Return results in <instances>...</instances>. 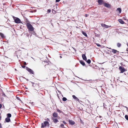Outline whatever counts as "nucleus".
Wrapping results in <instances>:
<instances>
[{
    "label": "nucleus",
    "instance_id": "obj_1",
    "mask_svg": "<svg viewBox=\"0 0 128 128\" xmlns=\"http://www.w3.org/2000/svg\"><path fill=\"white\" fill-rule=\"evenodd\" d=\"M33 86L34 88V89L38 90L41 89L40 84L39 83H36L32 82Z\"/></svg>",
    "mask_w": 128,
    "mask_h": 128
},
{
    "label": "nucleus",
    "instance_id": "obj_2",
    "mask_svg": "<svg viewBox=\"0 0 128 128\" xmlns=\"http://www.w3.org/2000/svg\"><path fill=\"white\" fill-rule=\"evenodd\" d=\"M26 26L29 32H32L34 31V28L30 23H27Z\"/></svg>",
    "mask_w": 128,
    "mask_h": 128
},
{
    "label": "nucleus",
    "instance_id": "obj_3",
    "mask_svg": "<svg viewBox=\"0 0 128 128\" xmlns=\"http://www.w3.org/2000/svg\"><path fill=\"white\" fill-rule=\"evenodd\" d=\"M49 125L50 124L48 122L45 121L44 122V123L42 124L41 127L43 128L46 126H49Z\"/></svg>",
    "mask_w": 128,
    "mask_h": 128
},
{
    "label": "nucleus",
    "instance_id": "obj_4",
    "mask_svg": "<svg viewBox=\"0 0 128 128\" xmlns=\"http://www.w3.org/2000/svg\"><path fill=\"white\" fill-rule=\"evenodd\" d=\"M13 18L14 20V22L16 23L19 24L20 23V20L18 18H16L14 16H13Z\"/></svg>",
    "mask_w": 128,
    "mask_h": 128
},
{
    "label": "nucleus",
    "instance_id": "obj_5",
    "mask_svg": "<svg viewBox=\"0 0 128 128\" xmlns=\"http://www.w3.org/2000/svg\"><path fill=\"white\" fill-rule=\"evenodd\" d=\"M26 70L30 73L33 74H34L33 71L31 69L27 67H26Z\"/></svg>",
    "mask_w": 128,
    "mask_h": 128
},
{
    "label": "nucleus",
    "instance_id": "obj_6",
    "mask_svg": "<svg viewBox=\"0 0 128 128\" xmlns=\"http://www.w3.org/2000/svg\"><path fill=\"white\" fill-rule=\"evenodd\" d=\"M119 69L121 73H123L125 71V69L122 66H120L119 67Z\"/></svg>",
    "mask_w": 128,
    "mask_h": 128
},
{
    "label": "nucleus",
    "instance_id": "obj_7",
    "mask_svg": "<svg viewBox=\"0 0 128 128\" xmlns=\"http://www.w3.org/2000/svg\"><path fill=\"white\" fill-rule=\"evenodd\" d=\"M103 4L104 6L106 8H110V5L104 2L103 3Z\"/></svg>",
    "mask_w": 128,
    "mask_h": 128
},
{
    "label": "nucleus",
    "instance_id": "obj_8",
    "mask_svg": "<svg viewBox=\"0 0 128 128\" xmlns=\"http://www.w3.org/2000/svg\"><path fill=\"white\" fill-rule=\"evenodd\" d=\"M101 25L102 27H104L106 28H108L111 27V26H109L108 25H107L104 24H102Z\"/></svg>",
    "mask_w": 128,
    "mask_h": 128
},
{
    "label": "nucleus",
    "instance_id": "obj_9",
    "mask_svg": "<svg viewBox=\"0 0 128 128\" xmlns=\"http://www.w3.org/2000/svg\"><path fill=\"white\" fill-rule=\"evenodd\" d=\"M52 119L53 122L55 123H56L58 122L57 119L56 118H52Z\"/></svg>",
    "mask_w": 128,
    "mask_h": 128
},
{
    "label": "nucleus",
    "instance_id": "obj_10",
    "mask_svg": "<svg viewBox=\"0 0 128 128\" xmlns=\"http://www.w3.org/2000/svg\"><path fill=\"white\" fill-rule=\"evenodd\" d=\"M52 116L53 117H52V118H57L58 116V114L56 112H54L53 113Z\"/></svg>",
    "mask_w": 128,
    "mask_h": 128
},
{
    "label": "nucleus",
    "instance_id": "obj_11",
    "mask_svg": "<svg viewBox=\"0 0 128 128\" xmlns=\"http://www.w3.org/2000/svg\"><path fill=\"white\" fill-rule=\"evenodd\" d=\"M69 124L71 125H73L74 124H75V122H74L72 120H69Z\"/></svg>",
    "mask_w": 128,
    "mask_h": 128
},
{
    "label": "nucleus",
    "instance_id": "obj_12",
    "mask_svg": "<svg viewBox=\"0 0 128 128\" xmlns=\"http://www.w3.org/2000/svg\"><path fill=\"white\" fill-rule=\"evenodd\" d=\"M82 56L84 60L85 61H86L87 60L85 54H82Z\"/></svg>",
    "mask_w": 128,
    "mask_h": 128
},
{
    "label": "nucleus",
    "instance_id": "obj_13",
    "mask_svg": "<svg viewBox=\"0 0 128 128\" xmlns=\"http://www.w3.org/2000/svg\"><path fill=\"white\" fill-rule=\"evenodd\" d=\"M98 2L100 5L104 3L103 1L102 0H98Z\"/></svg>",
    "mask_w": 128,
    "mask_h": 128
},
{
    "label": "nucleus",
    "instance_id": "obj_14",
    "mask_svg": "<svg viewBox=\"0 0 128 128\" xmlns=\"http://www.w3.org/2000/svg\"><path fill=\"white\" fill-rule=\"evenodd\" d=\"M5 120L7 122H8L10 121V118L7 117L5 118Z\"/></svg>",
    "mask_w": 128,
    "mask_h": 128
},
{
    "label": "nucleus",
    "instance_id": "obj_15",
    "mask_svg": "<svg viewBox=\"0 0 128 128\" xmlns=\"http://www.w3.org/2000/svg\"><path fill=\"white\" fill-rule=\"evenodd\" d=\"M119 22L122 24H124L125 23L121 19H119L118 20Z\"/></svg>",
    "mask_w": 128,
    "mask_h": 128
},
{
    "label": "nucleus",
    "instance_id": "obj_16",
    "mask_svg": "<svg viewBox=\"0 0 128 128\" xmlns=\"http://www.w3.org/2000/svg\"><path fill=\"white\" fill-rule=\"evenodd\" d=\"M112 52L113 53L115 54L116 52H118V51L117 50L114 49H112Z\"/></svg>",
    "mask_w": 128,
    "mask_h": 128
},
{
    "label": "nucleus",
    "instance_id": "obj_17",
    "mask_svg": "<svg viewBox=\"0 0 128 128\" xmlns=\"http://www.w3.org/2000/svg\"><path fill=\"white\" fill-rule=\"evenodd\" d=\"M72 96L73 98L76 101H78L79 100V99L76 97L75 95H72Z\"/></svg>",
    "mask_w": 128,
    "mask_h": 128
},
{
    "label": "nucleus",
    "instance_id": "obj_18",
    "mask_svg": "<svg viewBox=\"0 0 128 128\" xmlns=\"http://www.w3.org/2000/svg\"><path fill=\"white\" fill-rule=\"evenodd\" d=\"M80 63L83 66H84L86 65L84 62L82 60H80Z\"/></svg>",
    "mask_w": 128,
    "mask_h": 128
},
{
    "label": "nucleus",
    "instance_id": "obj_19",
    "mask_svg": "<svg viewBox=\"0 0 128 128\" xmlns=\"http://www.w3.org/2000/svg\"><path fill=\"white\" fill-rule=\"evenodd\" d=\"M116 11H118V12L120 13L122 12V10L120 8H118L116 10Z\"/></svg>",
    "mask_w": 128,
    "mask_h": 128
},
{
    "label": "nucleus",
    "instance_id": "obj_20",
    "mask_svg": "<svg viewBox=\"0 0 128 128\" xmlns=\"http://www.w3.org/2000/svg\"><path fill=\"white\" fill-rule=\"evenodd\" d=\"M0 36L2 38H4V34L0 32Z\"/></svg>",
    "mask_w": 128,
    "mask_h": 128
},
{
    "label": "nucleus",
    "instance_id": "obj_21",
    "mask_svg": "<svg viewBox=\"0 0 128 128\" xmlns=\"http://www.w3.org/2000/svg\"><path fill=\"white\" fill-rule=\"evenodd\" d=\"M82 34L84 35L85 36H86V37L87 36V35L86 33V32H84L83 31H82Z\"/></svg>",
    "mask_w": 128,
    "mask_h": 128
},
{
    "label": "nucleus",
    "instance_id": "obj_22",
    "mask_svg": "<svg viewBox=\"0 0 128 128\" xmlns=\"http://www.w3.org/2000/svg\"><path fill=\"white\" fill-rule=\"evenodd\" d=\"M7 116V117L10 118L11 117L12 115L8 113L6 114Z\"/></svg>",
    "mask_w": 128,
    "mask_h": 128
},
{
    "label": "nucleus",
    "instance_id": "obj_23",
    "mask_svg": "<svg viewBox=\"0 0 128 128\" xmlns=\"http://www.w3.org/2000/svg\"><path fill=\"white\" fill-rule=\"evenodd\" d=\"M86 61L88 63V64H90V63L91 60L90 59H88Z\"/></svg>",
    "mask_w": 128,
    "mask_h": 128
},
{
    "label": "nucleus",
    "instance_id": "obj_24",
    "mask_svg": "<svg viewBox=\"0 0 128 128\" xmlns=\"http://www.w3.org/2000/svg\"><path fill=\"white\" fill-rule=\"evenodd\" d=\"M117 46L118 47H120L121 46V44L118 43L117 44Z\"/></svg>",
    "mask_w": 128,
    "mask_h": 128
},
{
    "label": "nucleus",
    "instance_id": "obj_25",
    "mask_svg": "<svg viewBox=\"0 0 128 128\" xmlns=\"http://www.w3.org/2000/svg\"><path fill=\"white\" fill-rule=\"evenodd\" d=\"M57 111L58 112H59L60 113H61L62 112V111L59 110L58 109H57Z\"/></svg>",
    "mask_w": 128,
    "mask_h": 128
},
{
    "label": "nucleus",
    "instance_id": "obj_26",
    "mask_svg": "<svg viewBox=\"0 0 128 128\" xmlns=\"http://www.w3.org/2000/svg\"><path fill=\"white\" fill-rule=\"evenodd\" d=\"M67 100V98L65 97H63L62 98V100L63 101H66Z\"/></svg>",
    "mask_w": 128,
    "mask_h": 128
},
{
    "label": "nucleus",
    "instance_id": "obj_27",
    "mask_svg": "<svg viewBox=\"0 0 128 128\" xmlns=\"http://www.w3.org/2000/svg\"><path fill=\"white\" fill-rule=\"evenodd\" d=\"M125 118L127 120H128V116L127 115H126L125 116Z\"/></svg>",
    "mask_w": 128,
    "mask_h": 128
},
{
    "label": "nucleus",
    "instance_id": "obj_28",
    "mask_svg": "<svg viewBox=\"0 0 128 128\" xmlns=\"http://www.w3.org/2000/svg\"><path fill=\"white\" fill-rule=\"evenodd\" d=\"M60 126L63 128H64V125L63 124H60Z\"/></svg>",
    "mask_w": 128,
    "mask_h": 128
},
{
    "label": "nucleus",
    "instance_id": "obj_29",
    "mask_svg": "<svg viewBox=\"0 0 128 128\" xmlns=\"http://www.w3.org/2000/svg\"><path fill=\"white\" fill-rule=\"evenodd\" d=\"M96 44L97 45V46L99 47L101 46L98 43H96Z\"/></svg>",
    "mask_w": 128,
    "mask_h": 128
},
{
    "label": "nucleus",
    "instance_id": "obj_30",
    "mask_svg": "<svg viewBox=\"0 0 128 128\" xmlns=\"http://www.w3.org/2000/svg\"><path fill=\"white\" fill-rule=\"evenodd\" d=\"M47 12L48 13H50L51 12V10L50 9H48V10Z\"/></svg>",
    "mask_w": 128,
    "mask_h": 128
},
{
    "label": "nucleus",
    "instance_id": "obj_31",
    "mask_svg": "<svg viewBox=\"0 0 128 128\" xmlns=\"http://www.w3.org/2000/svg\"><path fill=\"white\" fill-rule=\"evenodd\" d=\"M62 122L64 124H66V122L64 120H63L62 121Z\"/></svg>",
    "mask_w": 128,
    "mask_h": 128
},
{
    "label": "nucleus",
    "instance_id": "obj_32",
    "mask_svg": "<svg viewBox=\"0 0 128 128\" xmlns=\"http://www.w3.org/2000/svg\"><path fill=\"white\" fill-rule=\"evenodd\" d=\"M23 64L24 65H26V63L25 62H23Z\"/></svg>",
    "mask_w": 128,
    "mask_h": 128
},
{
    "label": "nucleus",
    "instance_id": "obj_33",
    "mask_svg": "<svg viewBox=\"0 0 128 128\" xmlns=\"http://www.w3.org/2000/svg\"><path fill=\"white\" fill-rule=\"evenodd\" d=\"M95 35L96 36H97L98 37H99V36H100V35L99 34H95Z\"/></svg>",
    "mask_w": 128,
    "mask_h": 128
},
{
    "label": "nucleus",
    "instance_id": "obj_34",
    "mask_svg": "<svg viewBox=\"0 0 128 128\" xmlns=\"http://www.w3.org/2000/svg\"><path fill=\"white\" fill-rule=\"evenodd\" d=\"M60 0H56V2H59Z\"/></svg>",
    "mask_w": 128,
    "mask_h": 128
},
{
    "label": "nucleus",
    "instance_id": "obj_35",
    "mask_svg": "<svg viewBox=\"0 0 128 128\" xmlns=\"http://www.w3.org/2000/svg\"><path fill=\"white\" fill-rule=\"evenodd\" d=\"M46 120H47L48 121H49V122L50 121V120H49V119H48V118H47V119H46Z\"/></svg>",
    "mask_w": 128,
    "mask_h": 128
},
{
    "label": "nucleus",
    "instance_id": "obj_36",
    "mask_svg": "<svg viewBox=\"0 0 128 128\" xmlns=\"http://www.w3.org/2000/svg\"><path fill=\"white\" fill-rule=\"evenodd\" d=\"M22 67L23 68H24L26 67V66H22Z\"/></svg>",
    "mask_w": 128,
    "mask_h": 128
},
{
    "label": "nucleus",
    "instance_id": "obj_37",
    "mask_svg": "<svg viewBox=\"0 0 128 128\" xmlns=\"http://www.w3.org/2000/svg\"><path fill=\"white\" fill-rule=\"evenodd\" d=\"M2 107V105L1 104H0V108Z\"/></svg>",
    "mask_w": 128,
    "mask_h": 128
},
{
    "label": "nucleus",
    "instance_id": "obj_38",
    "mask_svg": "<svg viewBox=\"0 0 128 128\" xmlns=\"http://www.w3.org/2000/svg\"><path fill=\"white\" fill-rule=\"evenodd\" d=\"M2 127L1 124L0 123V128H1Z\"/></svg>",
    "mask_w": 128,
    "mask_h": 128
},
{
    "label": "nucleus",
    "instance_id": "obj_39",
    "mask_svg": "<svg viewBox=\"0 0 128 128\" xmlns=\"http://www.w3.org/2000/svg\"><path fill=\"white\" fill-rule=\"evenodd\" d=\"M88 15L86 14H85V16L86 17H87V16Z\"/></svg>",
    "mask_w": 128,
    "mask_h": 128
},
{
    "label": "nucleus",
    "instance_id": "obj_40",
    "mask_svg": "<svg viewBox=\"0 0 128 128\" xmlns=\"http://www.w3.org/2000/svg\"><path fill=\"white\" fill-rule=\"evenodd\" d=\"M106 48H108L109 49H111V48H108V47H106Z\"/></svg>",
    "mask_w": 128,
    "mask_h": 128
},
{
    "label": "nucleus",
    "instance_id": "obj_41",
    "mask_svg": "<svg viewBox=\"0 0 128 128\" xmlns=\"http://www.w3.org/2000/svg\"><path fill=\"white\" fill-rule=\"evenodd\" d=\"M60 58H62V56H60Z\"/></svg>",
    "mask_w": 128,
    "mask_h": 128
},
{
    "label": "nucleus",
    "instance_id": "obj_42",
    "mask_svg": "<svg viewBox=\"0 0 128 128\" xmlns=\"http://www.w3.org/2000/svg\"><path fill=\"white\" fill-rule=\"evenodd\" d=\"M124 19V20H126V18Z\"/></svg>",
    "mask_w": 128,
    "mask_h": 128
},
{
    "label": "nucleus",
    "instance_id": "obj_43",
    "mask_svg": "<svg viewBox=\"0 0 128 128\" xmlns=\"http://www.w3.org/2000/svg\"><path fill=\"white\" fill-rule=\"evenodd\" d=\"M96 128H98V127H96Z\"/></svg>",
    "mask_w": 128,
    "mask_h": 128
},
{
    "label": "nucleus",
    "instance_id": "obj_44",
    "mask_svg": "<svg viewBox=\"0 0 128 128\" xmlns=\"http://www.w3.org/2000/svg\"><path fill=\"white\" fill-rule=\"evenodd\" d=\"M127 46H128V44Z\"/></svg>",
    "mask_w": 128,
    "mask_h": 128
}]
</instances>
